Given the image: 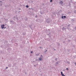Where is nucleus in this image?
<instances>
[{"label":"nucleus","mask_w":76,"mask_h":76,"mask_svg":"<svg viewBox=\"0 0 76 76\" xmlns=\"http://www.w3.org/2000/svg\"><path fill=\"white\" fill-rule=\"evenodd\" d=\"M4 25H3L1 26V28H2V29H3L4 28Z\"/></svg>","instance_id":"f257e3e1"},{"label":"nucleus","mask_w":76,"mask_h":76,"mask_svg":"<svg viewBox=\"0 0 76 76\" xmlns=\"http://www.w3.org/2000/svg\"><path fill=\"white\" fill-rule=\"evenodd\" d=\"M61 75L62 76H66L65 75H64V74H63V72H61Z\"/></svg>","instance_id":"f03ea898"},{"label":"nucleus","mask_w":76,"mask_h":76,"mask_svg":"<svg viewBox=\"0 0 76 76\" xmlns=\"http://www.w3.org/2000/svg\"><path fill=\"white\" fill-rule=\"evenodd\" d=\"M59 3H60V4H63V2L62 1H61Z\"/></svg>","instance_id":"7ed1b4c3"},{"label":"nucleus","mask_w":76,"mask_h":76,"mask_svg":"<svg viewBox=\"0 0 76 76\" xmlns=\"http://www.w3.org/2000/svg\"><path fill=\"white\" fill-rule=\"evenodd\" d=\"M39 60H40L41 61L42 60V58H40L39 59Z\"/></svg>","instance_id":"20e7f679"},{"label":"nucleus","mask_w":76,"mask_h":76,"mask_svg":"<svg viewBox=\"0 0 76 76\" xmlns=\"http://www.w3.org/2000/svg\"><path fill=\"white\" fill-rule=\"evenodd\" d=\"M26 7H27L28 8V7H29L28 5H26Z\"/></svg>","instance_id":"39448f33"},{"label":"nucleus","mask_w":76,"mask_h":76,"mask_svg":"<svg viewBox=\"0 0 76 76\" xmlns=\"http://www.w3.org/2000/svg\"><path fill=\"white\" fill-rule=\"evenodd\" d=\"M64 18H66V16H64Z\"/></svg>","instance_id":"423d86ee"},{"label":"nucleus","mask_w":76,"mask_h":76,"mask_svg":"<svg viewBox=\"0 0 76 76\" xmlns=\"http://www.w3.org/2000/svg\"><path fill=\"white\" fill-rule=\"evenodd\" d=\"M63 18H64V17H63V16H62V17H61V18H62V19H63Z\"/></svg>","instance_id":"0eeeda50"},{"label":"nucleus","mask_w":76,"mask_h":76,"mask_svg":"<svg viewBox=\"0 0 76 76\" xmlns=\"http://www.w3.org/2000/svg\"><path fill=\"white\" fill-rule=\"evenodd\" d=\"M53 0H51L50 1V2H52Z\"/></svg>","instance_id":"6e6552de"},{"label":"nucleus","mask_w":76,"mask_h":76,"mask_svg":"<svg viewBox=\"0 0 76 76\" xmlns=\"http://www.w3.org/2000/svg\"><path fill=\"white\" fill-rule=\"evenodd\" d=\"M33 53V52L31 51V53Z\"/></svg>","instance_id":"1a4fd4ad"},{"label":"nucleus","mask_w":76,"mask_h":76,"mask_svg":"<svg viewBox=\"0 0 76 76\" xmlns=\"http://www.w3.org/2000/svg\"><path fill=\"white\" fill-rule=\"evenodd\" d=\"M66 70H68V68H66Z\"/></svg>","instance_id":"9d476101"},{"label":"nucleus","mask_w":76,"mask_h":76,"mask_svg":"<svg viewBox=\"0 0 76 76\" xmlns=\"http://www.w3.org/2000/svg\"><path fill=\"white\" fill-rule=\"evenodd\" d=\"M7 68H8V67H7L6 68V69H7Z\"/></svg>","instance_id":"9b49d317"},{"label":"nucleus","mask_w":76,"mask_h":76,"mask_svg":"<svg viewBox=\"0 0 76 76\" xmlns=\"http://www.w3.org/2000/svg\"><path fill=\"white\" fill-rule=\"evenodd\" d=\"M4 28H6V27H5Z\"/></svg>","instance_id":"f8f14e48"},{"label":"nucleus","mask_w":76,"mask_h":76,"mask_svg":"<svg viewBox=\"0 0 76 76\" xmlns=\"http://www.w3.org/2000/svg\"><path fill=\"white\" fill-rule=\"evenodd\" d=\"M36 17H37V16H36Z\"/></svg>","instance_id":"ddd939ff"},{"label":"nucleus","mask_w":76,"mask_h":76,"mask_svg":"<svg viewBox=\"0 0 76 76\" xmlns=\"http://www.w3.org/2000/svg\"><path fill=\"white\" fill-rule=\"evenodd\" d=\"M47 50H46V51H47Z\"/></svg>","instance_id":"4468645a"},{"label":"nucleus","mask_w":76,"mask_h":76,"mask_svg":"<svg viewBox=\"0 0 76 76\" xmlns=\"http://www.w3.org/2000/svg\"><path fill=\"white\" fill-rule=\"evenodd\" d=\"M41 56H42V55H41Z\"/></svg>","instance_id":"2eb2a0df"},{"label":"nucleus","mask_w":76,"mask_h":76,"mask_svg":"<svg viewBox=\"0 0 76 76\" xmlns=\"http://www.w3.org/2000/svg\"><path fill=\"white\" fill-rule=\"evenodd\" d=\"M55 50H56L55 49Z\"/></svg>","instance_id":"dca6fc26"}]
</instances>
